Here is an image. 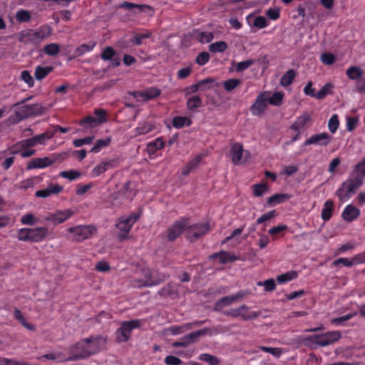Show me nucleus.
I'll return each mask as SVG.
<instances>
[{"mask_svg": "<svg viewBox=\"0 0 365 365\" xmlns=\"http://www.w3.org/2000/svg\"><path fill=\"white\" fill-rule=\"evenodd\" d=\"M341 337L339 331H331L321 334H313L305 338L307 345L309 346H326L337 341Z\"/></svg>", "mask_w": 365, "mask_h": 365, "instance_id": "obj_1", "label": "nucleus"}, {"mask_svg": "<svg viewBox=\"0 0 365 365\" xmlns=\"http://www.w3.org/2000/svg\"><path fill=\"white\" fill-rule=\"evenodd\" d=\"M52 34V29L48 25H43L37 29H31L26 34H21L19 41L38 44Z\"/></svg>", "mask_w": 365, "mask_h": 365, "instance_id": "obj_2", "label": "nucleus"}, {"mask_svg": "<svg viewBox=\"0 0 365 365\" xmlns=\"http://www.w3.org/2000/svg\"><path fill=\"white\" fill-rule=\"evenodd\" d=\"M140 327V322L139 319L122 322L120 327L115 332L116 342L120 344L128 341L133 329Z\"/></svg>", "mask_w": 365, "mask_h": 365, "instance_id": "obj_3", "label": "nucleus"}, {"mask_svg": "<svg viewBox=\"0 0 365 365\" xmlns=\"http://www.w3.org/2000/svg\"><path fill=\"white\" fill-rule=\"evenodd\" d=\"M15 114L20 119H26L32 116H39L45 111V108L41 103L24 104L16 103L14 105Z\"/></svg>", "mask_w": 365, "mask_h": 365, "instance_id": "obj_4", "label": "nucleus"}, {"mask_svg": "<svg viewBox=\"0 0 365 365\" xmlns=\"http://www.w3.org/2000/svg\"><path fill=\"white\" fill-rule=\"evenodd\" d=\"M68 354V357L59 359L58 361L67 362L85 359L91 356V352L88 351L84 340L82 339L69 347Z\"/></svg>", "mask_w": 365, "mask_h": 365, "instance_id": "obj_5", "label": "nucleus"}, {"mask_svg": "<svg viewBox=\"0 0 365 365\" xmlns=\"http://www.w3.org/2000/svg\"><path fill=\"white\" fill-rule=\"evenodd\" d=\"M363 183L361 177L353 176L343 182V187L337 190L336 195L341 200H347L350 197V194L355 193Z\"/></svg>", "mask_w": 365, "mask_h": 365, "instance_id": "obj_6", "label": "nucleus"}, {"mask_svg": "<svg viewBox=\"0 0 365 365\" xmlns=\"http://www.w3.org/2000/svg\"><path fill=\"white\" fill-rule=\"evenodd\" d=\"M66 231L69 233L73 234V240L77 242H83L87 239L91 238L97 230L94 225H77L75 227H68Z\"/></svg>", "mask_w": 365, "mask_h": 365, "instance_id": "obj_7", "label": "nucleus"}, {"mask_svg": "<svg viewBox=\"0 0 365 365\" xmlns=\"http://www.w3.org/2000/svg\"><path fill=\"white\" fill-rule=\"evenodd\" d=\"M210 230L208 222L195 223L186 227V237L194 242L207 235Z\"/></svg>", "mask_w": 365, "mask_h": 365, "instance_id": "obj_8", "label": "nucleus"}, {"mask_svg": "<svg viewBox=\"0 0 365 365\" xmlns=\"http://www.w3.org/2000/svg\"><path fill=\"white\" fill-rule=\"evenodd\" d=\"M139 217V214L133 212L128 217H121L119 218L115 225L117 228L122 232L118 236L120 240H124L128 237L131 227Z\"/></svg>", "mask_w": 365, "mask_h": 365, "instance_id": "obj_9", "label": "nucleus"}, {"mask_svg": "<svg viewBox=\"0 0 365 365\" xmlns=\"http://www.w3.org/2000/svg\"><path fill=\"white\" fill-rule=\"evenodd\" d=\"M130 181H127L121 188L112 195L113 203L123 204L131 201L135 196V191L130 187Z\"/></svg>", "mask_w": 365, "mask_h": 365, "instance_id": "obj_10", "label": "nucleus"}, {"mask_svg": "<svg viewBox=\"0 0 365 365\" xmlns=\"http://www.w3.org/2000/svg\"><path fill=\"white\" fill-rule=\"evenodd\" d=\"M189 224V220L187 217H181L176 220L173 224L168 227L166 232V238L170 242L175 241L182 232L185 230Z\"/></svg>", "mask_w": 365, "mask_h": 365, "instance_id": "obj_11", "label": "nucleus"}, {"mask_svg": "<svg viewBox=\"0 0 365 365\" xmlns=\"http://www.w3.org/2000/svg\"><path fill=\"white\" fill-rule=\"evenodd\" d=\"M223 314L232 318L242 317L245 321L255 319L259 317V313L257 312H250L249 307L245 304L230 310L222 312Z\"/></svg>", "mask_w": 365, "mask_h": 365, "instance_id": "obj_12", "label": "nucleus"}, {"mask_svg": "<svg viewBox=\"0 0 365 365\" xmlns=\"http://www.w3.org/2000/svg\"><path fill=\"white\" fill-rule=\"evenodd\" d=\"M120 164V160L119 158L102 160L91 170L90 175L92 178L98 177L101 174L107 172L108 170L118 167Z\"/></svg>", "mask_w": 365, "mask_h": 365, "instance_id": "obj_13", "label": "nucleus"}, {"mask_svg": "<svg viewBox=\"0 0 365 365\" xmlns=\"http://www.w3.org/2000/svg\"><path fill=\"white\" fill-rule=\"evenodd\" d=\"M230 155L232 163L235 165H239L246 161L250 157V153L244 150L242 144L235 143L231 147Z\"/></svg>", "mask_w": 365, "mask_h": 365, "instance_id": "obj_14", "label": "nucleus"}, {"mask_svg": "<svg viewBox=\"0 0 365 365\" xmlns=\"http://www.w3.org/2000/svg\"><path fill=\"white\" fill-rule=\"evenodd\" d=\"M83 340L91 352V356L98 353L107 343L106 338L101 335L91 336Z\"/></svg>", "mask_w": 365, "mask_h": 365, "instance_id": "obj_15", "label": "nucleus"}, {"mask_svg": "<svg viewBox=\"0 0 365 365\" xmlns=\"http://www.w3.org/2000/svg\"><path fill=\"white\" fill-rule=\"evenodd\" d=\"M333 138L326 132H322L311 135L304 142V145L307 146L314 145L326 147L331 143Z\"/></svg>", "mask_w": 365, "mask_h": 365, "instance_id": "obj_16", "label": "nucleus"}, {"mask_svg": "<svg viewBox=\"0 0 365 365\" xmlns=\"http://www.w3.org/2000/svg\"><path fill=\"white\" fill-rule=\"evenodd\" d=\"M268 104V95L266 93L259 94L250 108L253 115L260 116L266 110Z\"/></svg>", "mask_w": 365, "mask_h": 365, "instance_id": "obj_17", "label": "nucleus"}, {"mask_svg": "<svg viewBox=\"0 0 365 365\" xmlns=\"http://www.w3.org/2000/svg\"><path fill=\"white\" fill-rule=\"evenodd\" d=\"M74 215V212L71 209L58 210L51 212L46 218L48 221H51L54 225H57L66 222Z\"/></svg>", "mask_w": 365, "mask_h": 365, "instance_id": "obj_18", "label": "nucleus"}, {"mask_svg": "<svg viewBox=\"0 0 365 365\" xmlns=\"http://www.w3.org/2000/svg\"><path fill=\"white\" fill-rule=\"evenodd\" d=\"M102 60L110 61V66L113 68L120 65L121 61L116 51L111 46H106L101 54Z\"/></svg>", "mask_w": 365, "mask_h": 365, "instance_id": "obj_19", "label": "nucleus"}, {"mask_svg": "<svg viewBox=\"0 0 365 365\" xmlns=\"http://www.w3.org/2000/svg\"><path fill=\"white\" fill-rule=\"evenodd\" d=\"M48 233V230L46 227L30 228V242L37 243L43 242L46 238Z\"/></svg>", "mask_w": 365, "mask_h": 365, "instance_id": "obj_20", "label": "nucleus"}, {"mask_svg": "<svg viewBox=\"0 0 365 365\" xmlns=\"http://www.w3.org/2000/svg\"><path fill=\"white\" fill-rule=\"evenodd\" d=\"M209 259H219V262L221 264H225L227 263L233 262L237 260L239 257L233 253L221 250L219 252L212 253L211 255H210Z\"/></svg>", "mask_w": 365, "mask_h": 365, "instance_id": "obj_21", "label": "nucleus"}, {"mask_svg": "<svg viewBox=\"0 0 365 365\" xmlns=\"http://www.w3.org/2000/svg\"><path fill=\"white\" fill-rule=\"evenodd\" d=\"M54 162V160L48 157L34 158L28 163L27 169L45 168L53 165Z\"/></svg>", "mask_w": 365, "mask_h": 365, "instance_id": "obj_22", "label": "nucleus"}, {"mask_svg": "<svg viewBox=\"0 0 365 365\" xmlns=\"http://www.w3.org/2000/svg\"><path fill=\"white\" fill-rule=\"evenodd\" d=\"M361 211L356 207L349 204L347 205L342 212V218L346 222H352L358 218Z\"/></svg>", "mask_w": 365, "mask_h": 365, "instance_id": "obj_23", "label": "nucleus"}, {"mask_svg": "<svg viewBox=\"0 0 365 365\" xmlns=\"http://www.w3.org/2000/svg\"><path fill=\"white\" fill-rule=\"evenodd\" d=\"M205 156L204 153L197 155L194 158L189 160L182 170V175H188L193 170H195L200 163L202 158Z\"/></svg>", "mask_w": 365, "mask_h": 365, "instance_id": "obj_24", "label": "nucleus"}, {"mask_svg": "<svg viewBox=\"0 0 365 365\" xmlns=\"http://www.w3.org/2000/svg\"><path fill=\"white\" fill-rule=\"evenodd\" d=\"M63 190V187L56 184L50 185L47 188L37 190L35 195L38 197H47L51 195H56Z\"/></svg>", "mask_w": 365, "mask_h": 365, "instance_id": "obj_25", "label": "nucleus"}, {"mask_svg": "<svg viewBox=\"0 0 365 365\" xmlns=\"http://www.w3.org/2000/svg\"><path fill=\"white\" fill-rule=\"evenodd\" d=\"M291 196L286 193H276L267 200V203L269 206H275L277 205L283 203L288 200Z\"/></svg>", "mask_w": 365, "mask_h": 365, "instance_id": "obj_26", "label": "nucleus"}, {"mask_svg": "<svg viewBox=\"0 0 365 365\" xmlns=\"http://www.w3.org/2000/svg\"><path fill=\"white\" fill-rule=\"evenodd\" d=\"M165 145V143L163 140L162 138H157L153 141H151L148 143L146 150L148 153L151 155H155L158 150L163 148Z\"/></svg>", "mask_w": 365, "mask_h": 365, "instance_id": "obj_27", "label": "nucleus"}, {"mask_svg": "<svg viewBox=\"0 0 365 365\" xmlns=\"http://www.w3.org/2000/svg\"><path fill=\"white\" fill-rule=\"evenodd\" d=\"M346 75L350 80L358 81L362 79L363 70L359 66H352L346 69Z\"/></svg>", "mask_w": 365, "mask_h": 365, "instance_id": "obj_28", "label": "nucleus"}, {"mask_svg": "<svg viewBox=\"0 0 365 365\" xmlns=\"http://www.w3.org/2000/svg\"><path fill=\"white\" fill-rule=\"evenodd\" d=\"M154 125L148 121H143L138 123V126L134 129V132L135 133V136L145 135L153 130H154Z\"/></svg>", "mask_w": 365, "mask_h": 365, "instance_id": "obj_29", "label": "nucleus"}, {"mask_svg": "<svg viewBox=\"0 0 365 365\" xmlns=\"http://www.w3.org/2000/svg\"><path fill=\"white\" fill-rule=\"evenodd\" d=\"M143 274L144 279L140 280V284H138V287H153L158 283V282L153 280L152 273L149 269H143Z\"/></svg>", "mask_w": 365, "mask_h": 365, "instance_id": "obj_30", "label": "nucleus"}, {"mask_svg": "<svg viewBox=\"0 0 365 365\" xmlns=\"http://www.w3.org/2000/svg\"><path fill=\"white\" fill-rule=\"evenodd\" d=\"M192 123L191 119L186 116H176L172 120L173 126L177 129L189 127Z\"/></svg>", "mask_w": 365, "mask_h": 365, "instance_id": "obj_31", "label": "nucleus"}, {"mask_svg": "<svg viewBox=\"0 0 365 365\" xmlns=\"http://www.w3.org/2000/svg\"><path fill=\"white\" fill-rule=\"evenodd\" d=\"M334 210V202L331 200H327L322 210L321 217L324 221H329L331 216Z\"/></svg>", "mask_w": 365, "mask_h": 365, "instance_id": "obj_32", "label": "nucleus"}, {"mask_svg": "<svg viewBox=\"0 0 365 365\" xmlns=\"http://www.w3.org/2000/svg\"><path fill=\"white\" fill-rule=\"evenodd\" d=\"M310 120L308 115H304L298 117L297 120L291 125L290 129L294 131H301L304 129L307 122Z\"/></svg>", "mask_w": 365, "mask_h": 365, "instance_id": "obj_33", "label": "nucleus"}, {"mask_svg": "<svg viewBox=\"0 0 365 365\" xmlns=\"http://www.w3.org/2000/svg\"><path fill=\"white\" fill-rule=\"evenodd\" d=\"M151 32L146 31L145 33H136L133 34L132 38L130 39V42L135 46H140L143 43V41L145 38L151 37Z\"/></svg>", "mask_w": 365, "mask_h": 365, "instance_id": "obj_34", "label": "nucleus"}, {"mask_svg": "<svg viewBox=\"0 0 365 365\" xmlns=\"http://www.w3.org/2000/svg\"><path fill=\"white\" fill-rule=\"evenodd\" d=\"M298 277V273L296 271H289L282 274L278 275L276 278L277 282L279 284H284L288 282H290L293 279H297Z\"/></svg>", "mask_w": 365, "mask_h": 365, "instance_id": "obj_35", "label": "nucleus"}, {"mask_svg": "<svg viewBox=\"0 0 365 365\" xmlns=\"http://www.w3.org/2000/svg\"><path fill=\"white\" fill-rule=\"evenodd\" d=\"M42 51L49 56H56L60 52V46L56 43H51L45 45Z\"/></svg>", "mask_w": 365, "mask_h": 365, "instance_id": "obj_36", "label": "nucleus"}, {"mask_svg": "<svg viewBox=\"0 0 365 365\" xmlns=\"http://www.w3.org/2000/svg\"><path fill=\"white\" fill-rule=\"evenodd\" d=\"M210 331L209 328H204L202 329H200L192 333H190L185 336V339L187 340L190 343H193L197 341V339L203 335L207 334Z\"/></svg>", "mask_w": 365, "mask_h": 365, "instance_id": "obj_37", "label": "nucleus"}, {"mask_svg": "<svg viewBox=\"0 0 365 365\" xmlns=\"http://www.w3.org/2000/svg\"><path fill=\"white\" fill-rule=\"evenodd\" d=\"M53 69L52 66L43 67L38 66L35 69L34 76L37 80L41 81L46 78L47 75L53 71Z\"/></svg>", "mask_w": 365, "mask_h": 365, "instance_id": "obj_38", "label": "nucleus"}, {"mask_svg": "<svg viewBox=\"0 0 365 365\" xmlns=\"http://www.w3.org/2000/svg\"><path fill=\"white\" fill-rule=\"evenodd\" d=\"M296 76V72L293 69L288 70L281 78L280 83L282 86H290Z\"/></svg>", "mask_w": 365, "mask_h": 365, "instance_id": "obj_39", "label": "nucleus"}, {"mask_svg": "<svg viewBox=\"0 0 365 365\" xmlns=\"http://www.w3.org/2000/svg\"><path fill=\"white\" fill-rule=\"evenodd\" d=\"M202 101L199 96L195 95L187 100L186 106L188 110H193L202 106Z\"/></svg>", "mask_w": 365, "mask_h": 365, "instance_id": "obj_40", "label": "nucleus"}, {"mask_svg": "<svg viewBox=\"0 0 365 365\" xmlns=\"http://www.w3.org/2000/svg\"><path fill=\"white\" fill-rule=\"evenodd\" d=\"M111 141V138L110 137L106 139H99L96 141L93 148L91 149L90 152L98 153H99L102 148L107 147Z\"/></svg>", "mask_w": 365, "mask_h": 365, "instance_id": "obj_41", "label": "nucleus"}, {"mask_svg": "<svg viewBox=\"0 0 365 365\" xmlns=\"http://www.w3.org/2000/svg\"><path fill=\"white\" fill-rule=\"evenodd\" d=\"M95 46L96 43L94 42L90 43L88 44H81L76 48L74 51V55L76 57L81 56L86 53L91 51Z\"/></svg>", "mask_w": 365, "mask_h": 365, "instance_id": "obj_42", "label": "nucleus"}, {"mask_svg": "<svg viewBox=\"0 0 365 365\" xmlns=\"http://www.w3.org/2000/svg\"><path fill=\"white\" fill-rule=\"evenodd\" d=\"M233 302H234L233 298L231 295L224 297L215 303L213 309H214V311L219 312L223 307H225L226 306H229V305L232 304Z\"/></svg>", "mask_w": 365, "mask_h": 365, "instance_id": "obj_43", "label": "nucleus"}, {"mask_svg": "<svg viewBox=\"0 0 365 365\" xmlns=\"http://www.w3.org/2000/svg\"><path fill=\"white\" fill-rule=\"evenodd\" d=\"M334 86L331 83H325L322 88L316 93L315 98L319 100L324 99L328 94L331 93Z\"/></svg>", "mask_w": 365, "mask_h": 365, "instance_id": "obj_44", "label": "nucleus"}, {"mask_svg": "<svg viewBox=\"0 0 365 365\" xmlns=\"http://www.w3.org/2000/svg\"><path fill=\"white\" fill-rule=\"evenodd\" d=\"M227 48V44L223 41H217L209 45V51L212 53H222Z\"/></svg>", "mask_w": 365, "mask_h": 365, "instance_id": "obj_45", "label": "nucleus"}, {"mask_svg": "<svg viewBox=\"0 0 365 365\" xmlns=\"http://www.w3.org/2000/svg\"><path fill=\"white\" fill-rule=\"evenodd\" d=\"M198 359L205 361L210 365H219L220 364V360L217 356L210 354H201L198 356Z\"/></svg>", "mask_w": 365, "mask_h": 365, "instance_id": "obj_46", "label": "nucleus"}, {"mask_svg": "<svg viewBox=\"0 0 365 365\" xmlns=\"http://www.w3.org/2000/svg\"><path fill=\"white\" fill-rule=\"evenodd\" d=\"M118 8L125 9L126 10L131 11L133 9H138V11H143L145 9H150V6L142 4H136L134 3H130L127 1H123L120 4Z\"/></svg>", "mask_w": 365, "mask_h": 365, "instance_id": "obj_47", "label": "nucleus"}, {"mask_svg": "<svg viewBox=\"0 0 365 365\" xmlns=\"http://www.w3.org/2000/svg\"><path fill=\"white\" fill-rule=\"evenodd\" d=\"M161 93L159 88L155 87H151L145 90L142 93L141 96L147 100L153 99L158 97Z\"/></svg>", "mask_w": 365, "mask_h": 365, "instance_id": "obj_48", "label": "nucleus"}, {"mask_svg": "<svg viewBox=\"0 0 365 365\" xmlns=\"http://www.w3.org/2000/svg\"><path fill=\"white\" fill-rule=\"evenodd\" d=\"M79 125L85 128H95L98 125L96 120V117L88 115L81 120Z\"/></svg>", "mask_w": 365, "mask_h": 365, "instance_id": "obj_49", "label": "nucleus"}, {"mask_svg": "<svg viewBox=\"0 0 365 365\" xmlns=\"http://www.w3.org/2000/svg\"><path fill=\"white\" fill-rule=\"evenodd\" d=\"M39 182V178L37 176L32 177L26 180H24L19 183V188L23 190H28L29 188L33 187L36 183Z\"/></svg>", "mask_w": 365, "mask_h": 365, "instance_id": "obj_50", "label": "nucleus"}, {"mask_svg": "<svg viewBox=\"0 0 365 365\" xmlns=\"http://www.w3.org/2000/svg\"><path fill=\"white\" fill-rule=\"evenodd\" d=\"M241 83V81L237 78H230L223 82V87L227 92L232 91Z\"/></svg>", "mask_w": 365, "mask_h": 365, "instance_id": "obj_51", "label": "nucleus"}, {"mask_svg": "<svg viewBox=\"0 0 365 365\" xmlns=\"http://www.w3.org/2000/svg\"><path fill=\"white\" fill-rule=\"evenodd\" d=\"M59 175L63 178H66L70 180H74L81 177V173L75 170H69L66 171H62L59 173Z\"/></svg>", "mask_w": 365, "mask_h": 365, "instance_id": "obj_52", "label": "nucleus"}, {"mask_svg": "<svg viewBox=\"0 0 365 365\" xmlns=\"http://www.w3.org/2000/svg\"><path fill=\"white\" fill-rule=\"evenodd\" d=\"M268 185L265 183L255 184L252 185L253 195L256 197H261L268 190Z\"/></svg>", "mask_w": 365, "mask_h": 365, "instance_id": "obj_53", "label": "nucleus"}, {"mask_svg": "<svg viewBox=\"0 0 365 365\" xmlns=\"http://www.w3.org/2000/svg\"><path fill=\"white\" fill-rule=\"evenodd\" d=\"M356 174V175L359 177H361V178L364 180L365 178V158L362 159L361 161L358 163L355 167L353 172V175Z\"/></svg>", "mask_w": 365, "mask_h": 365, "instance_id": "obj_54", "label": "nucleus"}, {"mask_svg": "<svg viewBox=\"0 0 365 365\" xmlns=\"http://www.w3.org/2000/svg\"><path fill=\"white\" fill-rule=\"evenodd\" d=\"M31 17L30 13L24 9L19 10L16 14V19L20 23L29 22Z\"/></svg>", "mask_w": 365, "mask_h": 365, "instance_id": "obj_55", "label": "nucleus"}, {"mask_svg": "<svg viewBox=\"0 0 365 365\" xmlns=\"http://www.w3.org/2000/svg\"><path fill=\"white\" fill-rule=\"evenodd\" d=\"M284 95L280 92H274L271 97H268V103L272 106H279L283 101Z\"/></svg>", "mask_w": 365, "mask_h": 365, "instance_id": "obj_56", "label": "nucleus"}, {"mask_svg": "<svg viewBox=\"0 0 365 365\" xmlns=\"http://www.w3.org/2000/svg\"><path fill=\"white\" fill-rule=\"evenodd\" d=\"M339 121L336 114L333 115L329 120L328 128L331 133H335L338 129Z\"/></svg>", "mask_w": 365, "mask_h": 365, "instance_id": "obj_57", "label": "nucleus"}, {"mask_svg": "<svg viewBox=\"0 0 365 365\" xmlns=\"http://www.w3.org/2000/svg\"><path fill=\"white\" fill-rule=\"evenodd\" d=\"M192 328V324H184L181 326H173L170 327V331L173 335H177L185 332Z\"/></svg>", "mask_w": 365, "mask_h": 365, "instance_id": "obj_58", "label": "nucleus"}, {"mask_svg": "<svg viewBox=\"0 0 365 365\" xmlns=\"http://www.w3.org/2000/svg\"><path fill=\"white\" fill-rule=\"evenodd\" d=\"M322 62L327 66L332 65L335 61V56L329 52L323 53L320 56Z\"/></svg>", "mask_w": 365, "mask_h": 365, "instance_id": "obj_59", "label": "nucleus"}, {"mask_svg": "<svg viewBox=\"0 0 365 365\" xmlns=\"http://www.w3.org/2000/svg\"><path fill=\"white\" fill-rule=\"evenodd\" d=\"M94 114L96 115V120L98 125H101L107 121L106 111L103 109L98 108L95 109Z\"/></svg>", "mask_w": 365, "mask_h": 365, "instance_id": "obj_60", "label": "nucleus"}, {"mask_svg": "<svg viewBox=\"0 0 365 365\" xmlns=\"http://www.w3.org/2000/svg\"><path fill=\"white\" fill-rule=\"evenodd\" d=\"M30 228L24 227L19 230L18 232V240L22 242H30V235H29Z\"/></svg>", "mask_w": 365, "mask_h": 365, "instance_id": "obj_61", "label": "nucleus"}, {"mask_svg": "<svg viewBox=\"0 0 365 365\" xmlns=\"http://www.w3.org/2000/svg\"><path fill=\"white\" fill-rule=\"evenodd\" d=\"M51 137H52V135L49 136L47 133H41L40 135H34L31 138L33 140L34 146H36L37 145L43 144L46 140H48V139L51 138Z\"/></svg>", "mask_w": 365, "mask_h": 365, "instance_id": "obj_62", "label": "nucleus"}, {"mask_svg": "<svg viewBox=\"0 0 365 365\" xmlns=\"http://www.w3.org/2000/svg\"><path fill=\"white\" fill-rule=\"evenodd\" d=\"M210 60V54L206 52H200L196 57L195 62L200 66L205 65Z\"/></svg>", "mask_w": 365, "mask_h": 365, "instance_id": "obj_63", "label": "nucleus"}, {"mask_svg": "<svg viewBox=\"0 0 365 365\" xmlns=\"http://www.w3.org/2000/svg\"><path fill=\"white\" fill-rule=\"evenodd\" d=\"M214 38L212 33L209 31L201 32L197 36V39L201 43H206L210 42Z\"/></svg>", "mask_w": 365, "mask_h": 365, "instance_id": "obj_64", "label": "nucleus"}]
</instances>
